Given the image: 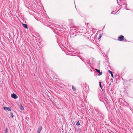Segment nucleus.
<instances>
[{
  "label": "nucleus",
  "mask_w": 133,
  "mask_h": 133,
  "mask_svg": "<svg viewBox=\"0 0 133 133\" xmlns=\"http://www.w3.org/2000/svg\"><path fill=\"white\" fill-rule=\"evenodd\" d=\"M22 25L25 28L28 29V26L26 24H22Z\"/></svg>",
  "instance_id": "obj_7"
},
{
  "label": "nucleus",
  "mask_w": 133,
  "mask_h": 133,
  "mask_svg": "<svg viewBox=\"0 0 133 133\" xmlns=\"http://www.w3.org/2000/svg\"><path fill=\"white\" fill-rule=\"evenodd\" d=\"M8 131V129L7 128H6L5 129V131L4 132V133H7Z\"/></svg>",
  "instance_id": "obj_9"
},
{
  "label": "nucleus",
  "mask_w": 133,
  "mask_h": 133,
  "mask_svg": "<svg viewBox=\"0 0 133 133\" xmlns=\"http://www.w3.org/2000/svg\"><path fill=\"white\" fill-rule=\"evenodd\" d=\"M124 37L122 36L121 35L119 36L118 38V40L119 41H122L124 40Z\"/></svg>",
  "instance_id": "obj_1"
},
{
  "label": "nucleus",
  "mask_w": 133,
  "mask_h": 133,
  "mask_svg": "<svg viewBox=\"0 0 133 133\" xmlns=\"http://www.w3.org/2000/svg\"><path fill=\"white\" fill-rule=\"evenodd\" d=\"M42 129V127L41 126H39L38 128L37 131V133H40Z\"/></svg>",
  "instance_id": "obj_2"
},
{
  "label": "nucleus",
  "mask_w": 133,
  "mask_h": 133,
  "mask_svg": "<svg viewBox=\"0 0 133 133\" xmlns=\"http://www.w3.org/2000/svg\"><path fill=\"white\" fill-rule=\"evenodd\" d=\"M99 85L100 86V87L101 88V89H102V86L101 84V82H99Z\"/></svg>",
  "instance_id": "obj_11"
},
{
  "label": "nucleus",
  "mask_w": 133,
  "mask_h": 133,
  "mask_svg": "<svg viewBox=\"0 0 133 133\" xmlns=\"http://www.w3.org/2000/svg\"><path fill=\"white\" fill-rule=\"evenodd\" d=\"M95 69L96 72L99 74L98 75H101L102 74V72H101L99 70H98L96 69Z\"/></svg>",
  "instance_id": "obj_4"
},
{
  "label": "nucleus",
  "mask_w": 133,
  "mask_h": 133,
  "mask_svg": "<svg viewBox=\"0 0 133 133\" xmlns=\"http://www.w3.org/2000/svg\"><path fill=\"white\" fill-rule=\"evenodd\" d=\"M111 85V83H110L109 84V85L110 86Z\"/></svg>",
  "instance_id": "obj_15"
},
{
  "label": "nucleus",
  "mask_w": 133,
  "mask_h": 133,
  "mask_svg": "<svg viewBox=\"0 0 133 133\" xmlns=\"http://www.w3.org/2000/svg\"><path fill=\"white\" fill-rule=\"evenodd\" d=\"M10 115L11 117L12 118H13L14 117V115H13L12 113L11 112H10Z\"/></svg>",
  "instance_id": "obj_10"
},
{
  "label": "nucleus",
  "mask_w": 133,
  "mask_h": 133,
  "mask_svg": "<svg viewBox=\"0 0 133 133\" xmlns=\"http://www.w3.org/2000/svg\"><path fill=\"white\" fill-rule=\"evenodd\" d=\"M20 108L21 110L23 111L24 110V107L21 104L20 105Z\"/></svg>",
  "instance_id": "obj_6"
},
{
  "label": "nucleus",
  "mask_w": 133,
  "mask_h": 133,
  "mask_svg": "<svg viewBox=\"0 0 133 133\" xmlns=\"http://www.w3.org/2000/svg\"><path fill=\"white\" fill-rule=\"evenodd\" d=\"M101 36H102V35L101 34L99 35V39L101 37Z\"/></svg>",
  "instance_id": "obj_14"
},
{
  "label": "nucleus",
  "mask_w": 133,
  "mask_h": 133,
  "mask_svg": "<svg viewBox=\"0 0 133 133\" xmlns=\"http://www.w3.org/2000/svg\"><path fill=\"white\" fill-rule=\"evenodd\" d=\"M108 72H109V73H110V74L111 75V77H112V78H114V76H113V74H112V72L111 71H110V70H108Z\"/></svg>",
  "instance_id": "obj_8"
},
{
  "label": "nucleus",
  "mask_w": 133,
  "mask_h": 133,
  "mask_svg": "<svg viewBox=\"0 0 133 133\" xmlns=\"http://www.w3.org/2000/svg\"><path fill=\"white\" fill-rule=\"evenodd\" d=\"M72 89H73V90H75L76 89L74 86H72Z\"/></svg>",
  "instance_id": "obj_12"
},
{
  "label": "nucleus",
  "mask_w": 133,
  "mask_h": 133,
  "mask_svg": "<svg viewBox=\"0 0 133 133\" xmlns=\"http://www.w3.org/2000/svg\"><path fill=\"white\" fill-rule=\"evenodd\" d=\"M11 97L12 98H13L15 99L17 98V96L15 94L13 93L11 95Z\"/></svg>",
  "instance_id": "obj_3"
},
{
  "label": "nucleus",
  "mask_w": 133,
  "mask_h": 133,
  "mask_svg": "<svg viewBox=\"0 0 133 133\" xmlns=\"http://www.w3.org/2000/svg\"><path fill=\"white\" fill-rule=\"evenodd\" d=\"M4 109L5 110L6 109L7 110L9 111H10L11 110V108L9 107H4Z\"/></svg>",
  "instance_id": "obj_5"
},
{
  "label": "nucleus",
  "mask_w": 133,
  "mask_h": 133,
  "mask_svg": "<svg viewBox=\"0 0 133 133\" xmlns=\"http://www.w3.org/2000/svg\"><path fill=\"white\" fill-rule=\"evenodd\" d=\"M76 124L77 125H80V123H79V122H78H78H77Z\"/></svg>",
  "instance_id": "obj_13"
}]
</instances>
